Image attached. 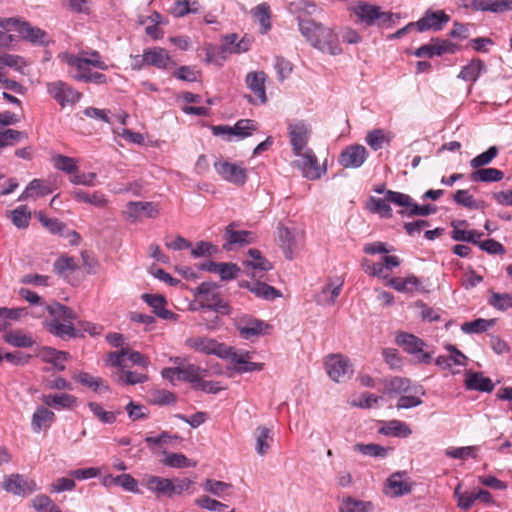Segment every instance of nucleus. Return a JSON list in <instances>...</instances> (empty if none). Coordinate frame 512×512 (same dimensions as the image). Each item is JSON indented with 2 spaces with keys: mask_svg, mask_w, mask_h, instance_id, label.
Returning a JSON list of instances; mask_svg holds the SVG:
<instances>
[{
  "mask_svg": "<svg viewBox=\"0 0 512 512\" xmlns=\"http://www.w3.org/2000/svg\"><path fill=\"white\" fill-rule=\"evenodd\" d=\"M142 483L157 498H173L188 492L194 481L186 477L169 479L155 475H145Z\"/></svg>",
  "mask_w": 512,
  "mask_h": 512,
  "instance_id": "2",
  "label": "nucleus"
},
{
  "mask_svg": "<svg viewBox=\"0 0 512 512\" xmlns=\"http://www.w3.org/2000/svg\"><path fill=\"white\" fill-rule=\"evenodd\" d=\"M288 129L292 150L295 155H299V152H301L307 145L308 129L303 122L290 124Z\"/></svg>",
  "mask_w": 512,
  "mask_h": 512,
  "instance_id": "25",
  "label": "nucleus"
},
{
  "mask_svg": "<svg viewBox=\"0 0 512 512\" xmlns=\"http://www.w3.org/2000/svg\"><path fill=\"white\" fill-rule=\"evenodd\" d=\"M159 211L152 202L131 201L126 204L124 214L130 222H137L143 217L155 218Z\"/></svg>",
  "mask_w": 512,
  "mask_h": 512,
  "instance_id": "17",
  "label": "nucleus"
},
{
  "mask_svg": "<svg viewBox=\"0 0 512 512\" xmlns=\"http://www.w3.org/2000/svg\"><path fill=\"white\" fill-rule=\"evenodd\" d=\"M3 338L6 343L18 348H29L34 344L31 335L21 330L8 331L4 334Z\"/></svg>",
  "mask_w": 512,
  "mask_h": 512,
  "instance_id": "40",
  "label": "nucleus"
},
{
  "mask_svg": "<svg viewBox=\"0 0 512 512\" xmlns=\"http://www.w3.org/2000/svg\"><path fill=\"white\" fill-rule=\"evenodd\" d=\"M64 61L67 65L82 69V65H91L101 70H107L108 65L101 60L100 53L97 50L81 51L79 55L66 54Z\"/></svg>",
  "mask_w": 512,
  "mask_h": 512,
  "instance_id": "13",
  "label": "nucleus"
},
{
  "mask_svg": "<svg viewBox=\"0 0 512 512\" xmlns=\"http://www.w3.org/2000/svg\"><path fill=\"white\" fill-rule=\"evenodd\" d=\"M41 359L54 366L57 371H64V362L68 359L69 354L59 351L51 347H43L39 353Z\"/></svg>",
  "mask_w": 512,
  "mask_h": 512,
  "instance_id": "32",
  "label": "nucleus"
},
{
  "mask_svg": "<svg viewBox=\"0 0 512 512\" xmlns=\"http://www.w3.org/2000/svg\"><path fill=\"white\" fill-rule=\"evenodd\" d=\"M453 200L461 206L472 210H482L486 207V203L476 200L468 190L459 189L453 194Z\"/></svg>",
  "mask_w": 512,
  "mask_h": 512,
  "instance_id": "43",
  "label": "nucleus"
},
{
  "mask_svg": "<svg viewBox=\"0 0 512 512\" xmlns=\"http://www.w3.org/2000/svg\"><path fill=\"white\" fill-rule=\"evenodd\" d=\"M88 407L93 415L103 424H113L117 420L118 412L106 411L104 408L97 402H89Z\"/></svg>",
  "mask_w": 512,
  "mask_h": 512,
  "instance_id": "54",
  "label": "nucleus"
},
{
  "mask_svg": "<svg viewBox=\"0 0 512 512\" xmlns=\"http://www.w3.org/2000/svg\"><path fill=\"white\" fill-rule=\"evenodd\" d=\"M368 157V152L363 145L354 144L347 146L339 155V164L344 168H359Z\"/></svg>",
  "mask_w": 512,
  "mask_h": 512,
  "instance_id": "15",
  "label": "nucleus"
},
{
  "mask_svg": "<svg viewBox=\"0 0 512 512\" xmlns=\"http://www.w3.org/2000/svg\"><path fill=\"white\" fill-rule=\"evenodd\" d=\"M232 136L244 139L252 135L257 130V123L251 119H240L234 126H231Z\"/></svg>",
  "mask_w": 512,
  "mask_h": 512,
  "instance_id": "53",
  "label": "nucleus"
},
{
  "mask_svg": "<svg viewBox=\"0 0 512 512\" xmlns=\"http://www.w3.org/2000/svg\"><path fill=\"white\" fill-rule=\"evenodd\" d=\"M31 213L27 206H19L11 212L12 223L19 229L29 226Z\"/></svg>",
  "mask_w": 512,
  "mask_h": 512,
  "instance_id": "58",
  "label": "nucleus"
},
{
  "mask_svg": "<svg viewBox=\"0 0 512 512\" xmlns=\"http://www.w3.org/2000/svg\"><path fill=\"white\" fill-rule=\"evenodd\" d=\"M247 255L249 258L243 261V265L247 272H251L253 277L273 268L272 263L258 249H249Z\"/></svg>",
  "mask_w": 512,
  "mask_h": 512,
  "instance_id": "20",
  "label": "nucleus"
},
{
  "mask_svg": "<svg viewBox=\"0 0 512 512\" xmlns=\"http://www.w3.org/2000/svg\"><path fill=\"white\" fill-rule=\"evenodd\" d=\"M396 342L407 353L414 356L416 363L429 364L431 362L432 354L423 350L426 344L422 339L413 334L401 332L396 336Z\"/></svg>",
  "mask_w": 512,
  "mask_h": 512,
  "instance_id": "5",
  "label": "nucleus"
},
{
  "mask_svg": "<svg viewBox=\"0 0 512 512\" xmlns=\"http://www.w3.org/2000/svg\"><path fill=\"white\" fill-rule=\"evenodd\" d=\"M375 509L371 501H362L351 496L343 498L339 512H373Z\"/></svg>",
  "mask_w": 512,
  "mask_h": 512,
  "instance_id": "37",
  "label": "nucleus"
},
{
  "mask_svg": "<svg viewBox=\"0 0 512 512\" xmlns=\"http://www.w3.org/2000/svg\"><path fill=\"white\" fill-rule=\"evenodd\" d=\"M41 401L47 407L60 409H72L77 404V398L72 394L59 393V394H44L41 396Z\"/></svg>",
  "mask_w": 512,
  "mask_h": 512,
  "instance_id": "27",
  "label": "nucleus"
},
{
  "mask_svg": "<svg viewBox=\"0 0 512 512\" xmlns=\"http://www.w3.org/2000/svg\"><path fill=\"white\" fill-rule=\"evenodd\" d=\"M487 302L495 310L505 312L512 308V293H499L492 291Z\"/></svg>",
  "mask_w": 512,
  "mask_h": 512,
  "instance_id": "47",
  "label": "nucleus"
},
{
  "mask_svg": "<svg viewBox=\"0 0 512 512\" xmlns=\"http://www.w3.org/2000/svg\"><path fill=\"white\" fill-rule=\"evenodd\" d=\"M466 223V220L453 221L451 223V226L453 227L451 238L455 241L468 242L477 245L478 240L483 236V233L476 230H462L458 228V225H465Z\"/></svg>",
  "mask_w": 512,
  "mask_h": 512,
  "instance_id": "33",
  "label": "nucleus"
},
{
  "mask_svg": "<svg viewBox=\"0 0 512 512\" xmlns=\"http://www.w3.org/2000/svg\"><path fill=\"white\" fill-rule=\"evenodd\" d=\"M54 420V412L46 407L40 406L32 416V429L34 432H40L43 428H48Z\"/></svg>",
  "mask_w": 512,
  "mask_h": 512,
  "instance_id": "35",
  "label": "nucleus"
},
{
  "mask_svg": "<svg viewBox=\"0 0 512 512\" xmlns=\"http://www.w3.org/2000/svg\"><path fill=\"white\" fill-rule=\"evenodd\" d=\"M236 325L240 335L244 339H250L251 337L259 336L263 334L265 329L269 328V324L266 322L250 316H244L240 318Z\"/></svg>",
  "mask_w": 512,
  "mask_h": 512,
  "instance_id": "19",
  "label": "nucleus"
},
{
  "mask_svg": "<svg viewBox=\"0 0 512 512\" xmlns=\"http://www.w3.org/2000/svg\"><path fill=\"white\" fill-rule=\"evenodd\" d=\"M459 49V45L440 38H433L428 44H424L417 48L414 55L419 58H433L442 56L446 53H455Z\"/></svg>",
  "mask_w": 512,
  "mask_h": 512,
  "instance_id": "11",
  "label": "nucleus"
},
{
  "mask_svg": "<svg viewBox=\"0 0 512 512\" xmlns=\"http://www.w3.org/2000/svg\"><path fill=\"white\" fill-rule=\"evenodd\" d=\"M125 411L127 412L129 419L132 421L146 419L149 415L148 408L145 405L136 403L132 400L125 406Z\"/></svg>",
  "mask_w": 512,
  "mask_h": 512,
  "instance_id": "61",
  "label": "nucleus"
},
{
  "mask_svg": "<svg viewBox=\"0 0 512 512\" xmlns=\"http://www.w3.org/2000/svg\"><path fill=\"white\" fill-rule=\"evenodd\" d=\"M389 285L399 292H412L419 288L420 281L414 275L406 278L394 277L390 279Z\"/></svg>",
  "mask_w": 512,
  "mask_h": 512,
  "instance_id": "48",
  "label": "nucleus"
},
{
  "mask_svg": "<svg viewBox=\"0 0 512 512\" xmlns=\"http://www.w3.org/2000/svg\"><path fill=\"white\" fill-rule=\"evenodd\" d=\"M498 153V148L496 146H491L485 152L471 159L470 166L475 170L481 169L482 166L490 164Z\"/></svg>",
  "mask_w": 512,
  "mask_h": 512,
  "instance_id": "57",
  "label": "nucleus"
},
{
  "mask_svg": "<svg viewBox=\"0 0 512 512\" xmlns=\"http://www.w3.org/2000/svg\"><path fill=\"white\" fill-rule=\"evenodd\" d=\"M252 14L261 25V33H267L271 29L270 6L267 3H261L252 10Z\"/></svg>",
  "mask_w": 512,
  "mask_h": 512,
  "instance_id": "50",
  "label": "nucleus"
},
{
  "mask_svg": "<svg viewBox=\"0 0 512 512\" xmlns=\"http://www.w3.org/2000/svg\"><path fill=\"white\" fill-rule=\"evenodd\" d=\"M27 138L28 135L24 131L9 128L0 132V142L3 143V147L14 145L15 143L21 142Z\"/></svg>",
  "mask_w": 512,
  "mask_h": 512,
  "instance_id": "60",
  "label": "nucleus"
},
{
  "mask_svg": "<svg viewBox=\"0 0 512 512\" xmlns=\"http://www.w3.org/2000/svg\"><path fill=\"white\" fill-rule=\"evenodd\" d=\"M186 344L195 351L204 354H213L223 359H227L229 356V347L211 338L193 337L187 339Z\"/></svg>",
  "mask_w": 512,
  "mask_h": 512,
  "instance_id": "10",
  "label": "nucleus"
},
{
  "mask_svg": "<svg viewBox=\"0 0 512 512\" xmlns=\"http://www.w3.org/2000/svg\"><path fill=\"white\" fill-rule=\"evenodd\" d=\"M277 235L280 248L286 259L292 260L299 250L300 232L295 227H289L283 223L277 226Z\"/></svg>",
  "mask_w": 512,
  "mask_h": 512,
  "instance_id": "8",
  "label": "nucleus"
},
{
  "mask_svg": "<svg viewBox=\"0 0 512 512\" xmlns=\"http://www.w3.org/2000/svg\"><path fill=\"white\" fill-rule=\"evenodd\" d=\"M387 196L388 200H391L392 204L402 207V209L398 211V214L402 217L412 218L415 216H429L437 212V207L435 205H419L408 194L390 191Z\"/></svg>",
  "mask_w": 512,
  "mask_h": 512,
  "instance_id": "4",
  "label": "nucleus"
},
{
  "mask_svg": "<svg viewBox=\"0 0 512 512\" xmlns=\"http://www.w3.org/2000/svg\"><path fill=\"white\" fill-rule=\"evenodd\" d=\"M162 463L165 466L172 467V468H189V467H195L196 463L187 458L184 454L181 453H169L166 455V457L162 460Z\"/></svg>",
  "mask_w": 512,
  "mask_h": 512,
  "instance_id": "55",
  "label": "nucleus"
},
{
  "mask_svg": "<svg viewBox=\"0 0 512 512\" xmlns=\"http://www.w3.org/2000/svg\"><path fill=\"white\" fill-rule=\"evenodd\" d=\"M141 298L153 309L154 314L159 318L174 321L178 319V315L176 313L165 308L167 301L163 295L144 293Z\"/></svg>",
  "mask_w": 512,
  "mask_h": 512,
  "instance_id": "21",
  "label": "nucleus"
},
{
  "mask_svg": "<svg viewBox=\"0 0 512 512\" xmlns=\"http://www.w3.org/2000/svg\"><path fill=\"white\" fill-rule=\"evenodd\" d=\"M504 178V173L496 168H481L470 174V179L474 182H499Z\"/></svg>",
  "mask_w": 512,
  "mask_h": 512,
  "instance_id": "46",
  "label": "nucleus"
},
{
  "mask_svg": "<svg viewBox=\"0 0 512 512\" xmlns=\"http://www.w3.org/2000/svg\"><path fill=\"white\" fill-rule=\"evenodd\" d=\"M88 65H82V69H76L77 73H75L72 77L74 80L85 83H94V84H105L107 82V77L105 74L92 71L87 67Z\"/></svg>",
  "mask_w": 512,
  "mask_h": 512,
  "instance_id": "42",
  "label": "nucleus"
},
{
  "mask_svg": "<svg viewBox=\"0 0 512 512\" xmlns=\"http://www.w3.org/2000/svg\"><path fill=\"white\" fill-rule=\"evenodd\" d=\"M49 311L53 318H59L63 322L69 323L76 319V314L71 308L59 303L49 307Z\"/></svg>",
  "mask_w": 512,
  "mask_h": 512,
  "instance_id": "64",
  "label": "nucleus"
},
{
  "mask_svg": "<svg viewBox=\"0 0 512 512\" xmlns=\"http://www.w3.org/2000/svg\"><path fill=\"white\" fill-rule=\"evenodd\" d=\"M168 372L177 373V380L194 383L196 385L200 376L202 373H205L206 370L199 366L189 364L182 367H168Z\"/></svg>",
  "mask_w": 512,
  "mask_h": 512,
  "instance_id": "30",
  "label": "nucleus"
},
{
  "mask_svg": "<svg viewBox=\"0 0 512 512\" xmlns=\"http://www.w3.org/2000/svg\"><path fill=\"white\" fill-rule=\"evenodd\" d=\"M145 64L157 67L159 69H167L174 65L168 52L164 48H153L146 50L142 55Z\"/></svg>",
  "mask_w": 512,
  "mask_h": 512,
  "instance_id": "26",
  "label": "nucleus"
},
{
  "mask_svg": "<svg viewBox=\"0 0 512 512\" xmlns=\"http://www.w3.org/2000/svg\"><path fill=\"white\" fill-rule=\"evenodd\" d=\"M494 324V320L478 318L476 320L465 322L461 325V330L467 334L482 333L487 331Z\"/></svg>",
  "mask_w": 512,
  "mask_h": 512,
  "instance_id": "56",
  "label": "nucleus"
},
{
  "mask_svg": "<svg viewBox=\"0 0 512 512\" xmlns=\"http://www.w3.org/2000/svg\"><path fill=\"white\" fill-rule=\"evenodd\" d=\"M354 450L366 456L385 458L391 448L375 443H357L354 445Z\"/></svg>",
  "mask_w": 512,
  "mask_h": 512,
  "instance_id": "51",
  "label": "nucleus"
},
{
  "mask_svg": "<svg viewBox=\"0 0 512 512\" xmlns=\"http://www.w3.org/2000/svg\"><path fill=\"white\" fill-rule=\"evenodd\" d=\"M45 326L51 334L62 339H70L83 336V333H79V330L73 326L72 322H63L60 321L59 318H53L49 321H46Z\"/></svg>",
  "mask_w": 512,
  "mask_h": 512,
  "instance_id": "22",
  "label": "nucleus"
},
{
  "mask_svg": "<svg viewBox=\"0 0 512 512\" xmlns=\"http://www.w3.org/2000/svg\"><path fill=\"white\" fill-rule=\"evenodd\" d=\"M391 140L392 134L380 128L368 131L365 137L366 143L374 151L383 148L384 145H389Z\"/></svg>",
  "mask_w": 512,
  "mask_h": 512,
  "instance_id": "36",
  "label": "nucleus"
},
{
  "mask_svg": "<svg viewBox=\"0 0 512 512\" xmlns=\"http://www.w3.org/2000/svg\"><path fill=\"white\" fill-rule=\"evenodd\" d=\"M76 380L82 385L92 388L96 392L104 393L109 392L110 387L105 384L104 380L100 377H94L86 372H81Z\"/></svg>",
  "mask_w": 512,
  "mask_h": 512,
  "instance_id": "49",
  "label": "nucleus"
},
{
  "mask_svg": "<svg viewBox=\"0 0 512 512\" xmlns=\"http://www.w3.org/2000/svg\"><path fill=\"white\" fill-rule=\"evenodd\" d=\"M1 487L6 492L17 496H25L36 491V483L26 479L23 475L15 473L3 478Z\"/></svg>",
  "mask_w": 512,
  "mask_h": 512,
  "instance_id": "12",
  "label": "nucleus"
},
{
  "mask_svg": "<svg viewBox=\"0 0 512 512\" xmlns=\"http://www.w3.org/2000/svg\"><path fill=\"white\" fill-rule=\"evenodd\" d=\"M200 308L209 309L222 315H229L231 308L220 295L219 287L213 282H202L194 290Z\"/></svg>",
  "mask_w": 512,
  "mask_h": 512,
  "instance_id": "3",
  "label": "nucleus"
},
{
  "mask_svg": "<svg viewBox=\"0 0 512 512\" xmlns=\"http://www.w3.org/2000/svg\"><path fill=\"white\" fill-rule=\"evenodd\" d=\"M266 74L263 71H252L246 75L245 83L247 87L255 94L262 104L267 102L265 91Z\"/></svg>",
  "mask_w": 512,
  "mask_h": 512,
  "instance_id": "28",
  "label": "nucleus"
},
{
  "mask_svg": "<svg viewBox=\"0 0 512 512\" xmlns=\"http://www.w3.org/2000/svg\"><path fill=\"white\" fill-rule=\"evenodd\" d=\"M324 365L328 376L337 383L344 382L353 373L350 360L342 354L328 355Z\"/></svg>",
  "mask_w": 512,
  "mask_h": 512,
  "instance_id": "6",
  "label": "nucleus"
},
{
  "mask_svg": "<svg viewBox=\"0 0 512 512\" xmlns=\"http://www.w3.org/2000/svg\"><path fill=\"white\" fill-rule=\"evenodd\" d=\"M241 286L247 288L257 297L268 301H272L282 296L281 292L278 289L260 281L254 283L245 282Z\"/></svg>",
  "mask_w": 512,
  "mask_h": 512,
  "instance_id": "29",
  "label": "nucleus"
},
{
  "mask_svg": "<svg viewBox=\"0 0 512 512\" xmlns=\"http://www.w3.org/2000/svg\"><path fill=\"white\" fill-rule=\"evenodd\" d=\"M349 10L357 17V24H364L367 27L376 25L377 19L380 16L379 6L364 1L356 2L349 7Z\"/></svg>",
  "mask_w": 512,
  "mask_h": 512,
  "instance_id": "16",
  "label": "nucleus"
},
{
  "mask_svg": "<svg viewBox=\"0 0 512 512\" xmlns=\"http://www.w3.org/2000/svg\"><path fill=\"white\" fill-rule=\"evenodd\" d=\"M391 190L386 191L388 194ZM392 203L391 200H388V196L385 195L384 198H376L371 196L368 200L367 208L372 212L379 214L381 217L390 219L392 218V209L389 205Z\"/></svg>",
  "mask_w": 512,
  "mask_h": 512,
  "instance_id": "39",
  "label": "nucleus"
},
{
  "mask_svg": "<svg viewBox=\"0 0 512 512\" xmlns=\"http://www.w3.org/2000/svg\"><path fill=\"white\" fill-rule=\"evenodd\" d=\"M53 163L56 169L65 173L72 175L73 173L78 172L75 160L71 157L59 154L53 157Z\"/></svg>",
  "mask_w": 512,
  "mask_h": 512,
  "instance_id": "62",
  "label": "nucleus"
},
{
  "mask_svg": "<svg viewBox=\"0 0 512 512\" xmlns=\"http://www.w3.org/2000/svg\"><path fill=\"white\" fill-rule=\"evenodd\" d=\"M298 27L300 33L314 48L334 56L342 53L337 35L331 28L301 17H298Z\"/></svg>",
  "mask_w": 512,
  "mask_h": 512,
  "instance_id": "1",
  "label": "nucleus"
},
{
  "mask_svg": "<svg viewBox=\"0 0 512 512\" xmlns=\"http://www.w3.org/2000/svg\"><path fill=\"white\" fill-rule=\"evenodd\" d=\"M379 432L384 435H392V436H409L412 431L408 427V425L399 420H391L386 423L385 426L379 429Z\"/></svg>",
  "mask_w": 512,
  "mask_h": 512,
  "instance_id": "52",
  "label": "nucleus"
},
{
  "mask_svg": "<svg viewBox=\"0 0 512 512\" xmlns=\"http://www.w3.org/2000/svg\"><path fill=\"white\" fill-rule=\"evenodd\" d=\"M298 159L295 160V166L298 167L305 178L310 180L319 179L325 169L322 170L318 165L317 157L312 150H307L299 155H296Z\"/></svg>",
  "mask_w": 512,
  "mask_h": 512,
  "instance_id": "14",
  "label": "nucleus"
},
{
  "mask_svg": "<svg viewBox=\"0 0 512 512\" xmlns=\"http://www.w3.org/2000/svg\"><path fill=\"white\" fill-rule=\"evenodd\" d=\"M385 391L389 395H402L407 393H414L424 395L425 392L421 386L411 387V382L407 378L393 377L385 384Z\"/></svg>",
  "mask_w": 512,
  "mask_h": 512,
  "instance_id": "23",
  "label": "nucleus"
},
{
  "mask_svg": "<svg viewBox=\"0 0 512 512\" xmlns=\"http://www.w3.org/2000/svg\"><path fill=\"white\" fill-rule=\"evenodd\" d=\"M485 71L486 66L481 59H472L467 65L462 67L458 78L465 81L476 82Z\"/></svg>",
  "mask_w": 512,
  "mask_h": 512,
  "instance_id": "34",
  "label": "nucleus"
},
{
  "mask_svg": "<svg viewBox=\"0 0 512 512\" xmlns=\"http://www.w3.org/2000/svg\"><path fill=\"white\" fill-rule=\"evenodd\" d=\"M449 20V16L442 10L436 12L427 10L424 16L416 22V28L419 32L440 31Z\"/></svg>",
  "mask_w": 512,
  "mask_h": 512,
  "instance_id": "18",
  "label": "nucleus"
},
{
  "mask_svg": "<svg viewBox=\"0 0 512 512\" xmlns=\"http://www.w3.org/2000/svg\"><path fill=\"white\" fill-rule=\"evenodd\" d=\"M48 94L62 107L64 108L67 105H74L77 103L82 94L75 90L69 84L57 80L53 82H48L46 84Z\"/></svg>",
  "mask_w": 512,
  "mask_h": 512,
  "instance_id": "7",
  "label": "nucleus"
},
{
  "mask_svg": "<svg viewBox=\"0 0 512 512\" xmlns=\"http://www.w3.org/2000/svg\"><path fill=\"white\" fill-rule=\"evenodd\" d=\"M466 387L470 390H477L481 392H491L494 389V384L491 379L484 377L481 373H469L466 379Z\"/></svg>",
  "mask_w": 512,
  "mask_h": 512,
  "instance_id": "41",
  "label": "nucleus"
},
{
  "mask_svg": "<svg viewBox=\"0 0 512 512\" xmlns=\"http://www.w3.org/2000/svg\"><path fill=\"white\" fill-rule=\"evenodd\" d=\"M404 475H406V472H395L387 479V487L392 490L394 497L406 495L411 492V484L402 479Z\"/></svg>",
  "mask_w": 512,
  "mask_h": 512,
  "instance_id": "38",
  "label": "nucleus"
},
{
  "mask_svg": "<svg viewBox=\"0 0 512 512\" xmlns=\"http://www.w3.org/2000/svg\"><path fill=\"white\" fill-rule=\"evenodd\" d=\"M18 32L23 39L34 45L45 46L50 42L48 34L44 30L38 27H33L27 21H22L21 24H19Z\"/></svg>",
  "mask_w": 512,
  "mask_h": 512,
  "instance_id": "24",
  "label": "nucleus"
},
{
  "mask_svg": "<svg viewBox=\"0 0 512 512\" xmlns=\"http://www.w3.org/2000/svg\"><path fill=\"white\" fill-rule=\"evenodd\" d=\"M147 376L133 371L121 370L117 381L124 385H136L147 381Z\"/></svg>",
  "mask_w": 512,
  "mask_h": 512,
  "instance_id": "63",
  "label": "nucleus"
},
{
  "mask_svg": "<svg viewBox=\"0 0 512 512\" xmlns=\"http://www.w3.org/2000/svg\"><path fill=\"white\" fill-rule=\"evenodd\" d=\"M231 488V484L217 481L213 479H207L203 483V489L216 497H224L227 491Z\"/></svg>",
  "mask_w": 512,
  "mask_h": 512,
  "instance_id": "59",
  "label": "nucleus"
},
{
  "mask_svg": "<svg viewBox=\"0 0 512 512\" xmlns=\"http://www.w3.org/2000/svg\"><path fill=\"white\" fill-rule=\"evenodd\" d=\"M214 168L222 179L236 186H243L247 181V169L242 165V163L216 161L214 163Z\"/></svg>",
  "mask_w": 512,
  "mask_h": 512,
  "instance_id": "9",
  "label": "nucleus"
},
{
  "mask_svg": "<svg viewBox=\"0 0 512 512\" xmlns=\"http://www.w3.org/2000/svg\"><path fill=\"white\" fill-rule=\"evenodd\" d=\"M254 436L256 439L255 449L257 454L260 456L265 455L270 448V443L273 441L271 430L265 426H259L255 429Z\"/></svg>",
  "mask_w": 512,
  "mask_h": 512,
  "instance_id": "44",
  "label": "nucleus"
},
{
  "mask_svg": "<svg viewBox=\"0 0 512 512\" xmlns=\"http://www.w3.org/2000/svg\"><path fill=\"white\" fill-rule=\"evenodd\" d=\"M233 223L228 225L225 230V239L226 243L224 244V249H230V246L233 244H249L253 241V233L246 230L236 231L233 229Z\"/></svg>",
  "mask_w": 512,
  "mask_h": 512,
  "instance_id": "31",
  "label": "nucleus"
},
{
  "mask_svg": "<svg viewBox=\"0 0 512 512\" xmlns=\"http://www.w3.org/2000/svg\"><path fill=\"white\" fill-rule=\"evenodd\" d=\"M72 197L78 202L89 203L96 207H104L107 203L105 195L99 191L89 194L81 189H74L71 192Z\"/></svg>",
  "mask_w": 512,
  "mask_h": 512,
  "instance_id": "45",
  "label": "nucleus"
}]
</instances>
